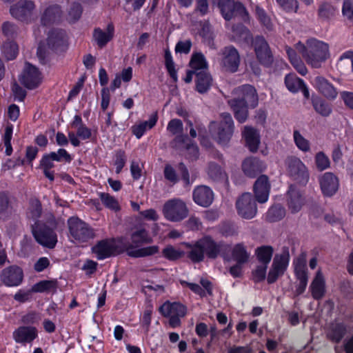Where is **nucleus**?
I'll return each instance as SVG.
<instances>
[{
  "instance_id": "f257e3e1",
  "label": "nucleus",
  "mask_w": 353,
  "mask_h": 353,
  "mask_svg": "<svg viewBox=\"0 0 353 353\" xmlns=\"http://www.w3.org/2000/svg\"><path fill=\"white\" fill-rule=\"evenodd\" d=\"M183 244L190 249L188 257L193 263L201 262L205 256L214 260L221 256L224 260H229L228 254L230 252V246L223 241L216 242L210 236H205L194 244L190 243Z\"/></svg>"
},
{
  "instance_id": "f03ea898",
  "label": "nucleus",
  "mask_w": 353,
  "mask_h": 353,
  "mask_svg": "<svg viewBox=\"0 0 353 353\" xmlns=\"http://www.w3.org/2000/svg\"><path fill=\"white\" fill-rule=\"evenodd\" d=\"M296 50L299 52L307 64L312 68H319L330 57L329 46L315 39H308L306 45L301 41L295 45Z\"/></svg>"
},
{
  "instance_id": "7ed1b4c3",
  "label": "nucleus",
  "mask_w": 353,
  "mask_h": 353,
  "mask_svg": "<svg viewBox=\"0 0 353 353\" xmlns=\"http://www.w3.org/2000/svg\"><path fill=\"white\" fill-rule=\"evenodd\" d=\"M130 239L131 243H125L123 245L129 256L134 258L145 257L153 255L159 252V248L157 245L141 248L142 245L152 242V237L144 228H138L132 232Z\"/></svg>"
},
{
  "instance_id": "20e7f679",
  "label": "nucleus",
  "mask_w": 353,
  "mask_h": 353,
  "mask_svg": "<svg viewBox=\"0 0 353 353\" xmlns=\"http://www.w3.org/2000/svg\"><path fill=\"white\" fill-rule=\"evenodd\" d=\"M221 121L210 123L209 130L212 137L218 144L225 146L230 142L234 132V125L232 116L228 112L221 114Z\"/></svg>"
},
{
  "instance_id": "39448f33",
  "label": "nucleus",
  "mask_w": 353,
  "mask_h": 353,
  "mask_svg": "<svg viewBox=\"0 0 353 353\" xmlns=\"http://www.w3.org/2000/svg\"><path fill=\"white\" fill-rule=\"evenodd\" d=\"M287 174L296 183L305 185L310 178V174L305 165L295 156H288L284 160Z\"/></svg>"
},
{
  "instance_id": "423d86ee",
  "label": "nucleus",
  "mask_w": 353,
  "mask_h": 353,
  "mask_svg": "<svg viewBox=\"0 0 353 353\" xmlns=\"http://www.w3.org/2000/svg\"><path fill=\"white\" fill-rule=\"evenodd\" d=\"M32 233L36 241L49 249H53L57 243V235L53 228L46 227L43 223L36 221L31 225Z\"/></svg>"
},
{
  "instance_id": "0eeeda50",
  "label": "nucleus",
  "mask_w": 353,
  "mask_h": 353,
  "mask_svg": "<svg viewBox=\"0 0 353 353\" xmlns=\"http://www.w3.org/2000/svg\"><path fill=\"white\" fill-rule=\"evenodd\" d=\"M70 235L79 243H85L94 237V232L87 223L77 216H72L68 220Z\"/></svg>"
},
{
  "instance_id": "6e6552de",
  "label": "nucleus",
  "mask_w": 353,
  "mask_h": 353,
  "mask_svg": "<svg viewBox=\"0 0 353 353\" xmlns=\"http://www.w3.org/2000/svg\"><path fill=\"white\" fill-rule=\"evenodd\" d=\"M290 261L289 250L283 247L281 254H276L268 272L267 281L269 284L274 283L287 270Z\"/></svg>"
},
{
  "instance_id": "1a4fd4ad",
  "label": "nucleus",
  "mask_w": 353,
  "mask_h": 353,
  "mask_svg": "<svg viewBox=\"0 0 353 353\" xmlns=\"http://www.w3.org/2000/svg\"><path fill=\"white\" fill-rule=\"evenodd\" d=\"M164 216L173 222L181 221L188 216V209L181 199H174L165 203L163 208Z\"/></svg>"
},
{
  "instance_id": "9d476101",
  "label": "nucleus",
  "mask_w": 353,
  "mask_h": 353,
  "mask_svg": "<svg viewBox=\"0 0 353 353\" xmlns=\"http://www.w3.org/2000/svg\"><path fill=\"white\" fill-rule=\"evenodd\" d=\"M256 199L250 192L242 194L236 201L238 214L243 219H252L257 214Z\"/></svg>"
},
{
  "instance_id": "9b49d317",
  "label": "nucleus",
  "mask_w": 353,
  "mask_h": 353,
  "mask_svg": "<svg viewBox=\"0 0 353 353\" xmlns=\"http://www.w3.org/2000/svg\"><path fill=\"white\" fill-rule=\"evenodd\" d=\"M252 46L259 63L270 67L274 61V57L265 39L261 35L254 37L252 40Z\"/></svg>"
},
{
  "instance_id": "f8f14e48",
  "label": "nucleus",
  "mask_w": 353,
  "mask_h": 353,
  "mask_svg": "<svg viewBox=\"0 0 353 353\" xmlns=\"http://www.w3.org/2000/svg\"><path fill=\"white\" fill-rule=\"evenodd\" d=\"M19 81L26 88L33 90L41 83L42 74L36 66L26 62L19 77Z\"/></svg>"
},
{
  "instance_id": "ddd939ff",
  "label": "nucleus",
  "mask_w": 353,
  "mask_h": 353,
  "mask_svg": "<svg viewBox=\"0 0 353 353\" xmlns=\"http://www.w3.org/2000/svg\"><path fill=\"white\" fill-rule=\"evenodd\" d=\"M221 66L226 72L234 73L238 70L240 64V55L232 46L223 48L221 52Z\"/></svg>"
},
{
  "instance_id": "4468645a",
  "label": "nucleus",
  "mask_w": 353,
  "mask_h": 353,
  "mask_svg": "<svg viewBox=\"0 0 353 353\" xmlns=\"http://www.w3.org/2000/svg\"><path fill=\"white\" fill-rule=\"evenodd\" d=\"M35 8L34 3L30 0H19L10 6V13L16 19L21 21H28Z\"/></svg>"
},
{
  "instance_id": "2eb2a0df",
  "label": "nucleus",
  "mask_w": 353,
  "mask_h": 353,
  "mask_svg": "<svg viewBox=\"0 0 353 353\" xmlns=\"http://www.w3.org/2000/svg\"><path fill=\"white\" fill-rule=\"evenodd\" d=\"M271 185L267 175L261 174L255 181L253 185L254 197L260 203H265L269 197Z\"/></svg>"
},
{
  "instance_id": "dca6fc26",
  "label": "nucleus",
  "mask_w": 353,
  "mask_h": 353,
  "mask_svg": "<svg viewBox=\"0 0 353 353\" xmlns=\"http://www.w3.org/2000/svg\"><path fill=\"white\" fill-rule=\"evenodd\" d=\"M322 193L325 196H332L339 190V181L338 177L332 172H325L319 179Z\"/></svg>"
},
{
  "instance_id": "f3484780",
  "label": "nucleus",
  "mask_w": 353,
  "mask_h": 353,
  "mask_svg": "<svg viewBox=\"0 0 353 353\" xmlns=\"http://www.w3.org/2000/svg\"><path fill=\"white\" fill-rule=\"evenodd\" d=\"M47 43L48 48L54 51H63L67 46L65 32L59 29L52 30L48 34Z\"/></svg>"
},
{
  "instance_id": "a211bd4d",
  "label": "nucleus",
  "mask_w": 353,
  "mask_h": 353,
  "mask_svg": "<svg viewBox=\"0 0 353 353\" xmlns=\"http://www.w3.org/2000/svg\"><path fill=\"white\" fill-rule=\"evenodd\" d=\"M23 271L16 265H12L3 269L1 274L2 282L8 286L19 285L23 280Z\"/></svg>"
},
{
  "instance_id": "6ab92c4d",
  "label": "nucleus",
  "mask_w": 353,
  "mask_h": 353,
  "mask_svg": "<svg viewBox=\"0 0 353 353\" xmlns=\"http://www.w3.org/2000/svg\"><path fill=\"white\" fill-rule=\"evenodd\" d=\"M243 173L248 177L254 178L266 168L263 161L256 157L245 159L241 165Z\"/></svg>"
},
{
  "instance_id": "aec40b11",
  "label": "nucleus",
  "mask_w": 353,
  "mask_h": 353,
  "mask_svg": "<svg viewBox=\"0 0 353 353\" xmlns=\"http://www.w3.org/2000/svg\"><path fill=\"white\" fill-rule=\"evenodd\" d=\"M192 197L197 205L208 208L213 202L214 193L208 186L199 185L193 190Z\"/></svg>"
},
{
  "instance_id": "412c9836",
  "label": "nucleus",
  "mask_w": 353,
  "mask_h": 353,
  "mask_svg": "<svg viewBox=\"0 0 353 353\" xmlns=\"http://www.w3.org/2000/svg\"><path fill=\"white\" fill-rule=\"evenodd\" d=\"M236 91L241 96V97H238L240 101H243L250 108H254L258 105L259 97L256 90L253 85L245 84L239 86Z\"/></svg>"
},
{
  "instance_id": "4be33fe9",
  "label": "nucleus",
  "mask_w": 353,
  "mask_h": 353,
  "mask_svg": "<svg viewBox=\"0 0 353 353\" xmlns=\"http://www.w3.org/2000/svg\"><path fill=\"white\" fill-rule=\"evenodd\" d=\"M92 251L96 254L99 260L108 258L113 255L115 252L114 241L110 239L101 240L92 247Z\"/></svg>"
},
{
  "instance_id": "5701e85b",
  "label": "nucleus",
  "mask_w": 353,
  "mask_h": 353,
  "mask_svg": "<svg viewBox=\"0 0 353 353\" xmlns=\"http://www.w3.org/2000/svg\"><path fill=\"white\" fill-rule=\"evenodd\" d=\"M37 336V330L34 327L21 326L13 332V338L17 343H31Z\"/></svg>"
},
{
  "instance_id": "b1692460",
  "label": "nucleus",
  "mask_w": 353,
  "mask_h": 353,
  "mask_svg": "<svg viewBox=\"0 0 353 353\" xmlns=\"http://www.w3.org/2000/svg\"><path fill=\"white\" fill-rule=\"evenodd\" d=\"M228 104L234 112V117L241 123H244L248 117L249 105L239 98H234L228 101Z\"/></svg>"
},
{
  "instance_id": "393cba45",
  "label": "nucleus",
  "mask_w": 353,
  "mask_h": 353,
  "mask_svg": "<svg viewBox=\"0 0 353 353\" xmlns=\"http://www.w3.org/2000/svg\"><path fill=\"white\" fill-rule=\"evenodd\" d=\"M212 82L213 79L208 70L197 72L195 77V90L200 94L206 93L211 88Z\"/></svg>"
},
{
  "instance_id": "a878e982",
  "label": "nucleus",
  "mask_w": 353,
  "mask_h": 353,
  "mask_svg": "<svg viewBox=\"0 0 353 353\" xmlns=\"http://www.w3.org/2000/svg\"><path fill=\"white\" fill-rule=\"evenodd\" d=\"M287 196L288 204L292 212H299L303 205V199L299 190L294 185H290Z\"/></svg>"
},
{
  "instance_id": "bb28decb",
  "label": "nucleus",
  "mask_w": 353,
  "mask_h": 353,
  "mask_svg": "<svg viewBox=\"0 0 353 353\" xmlns=\"http://www.w3.org/2000/svg\"><path fill=\"white\" fill-rule=\"evenodd\" d=\"M242 134L245 140L246 146L250 151L252 152H256L260 143L259 134L257 130L252 127L245 126Z\"/></svg>"
},
{
  "instance_id": "cd10ccee",
  "label": "nucleus",
  "mask_w": 353,
  "mask_h": 353,
  "mask_svg": "<svg viewBox=\"0 0 353 353\" xmlns=\"http://www.w3.org/2000/svg\"><path fill=\"white\" fill-rule=\"evenodd\" d=\"M317 90L326 98L334 99L337 96L335 88L323 77L318 76L314 79Z\"/></svg>"
},
{
  "instance_id": "c85d7f7f",
  "label": "nucleus",
  "mask_w": 353,
  "mask_h": 353,
  "mask_svg": "<svg viewBox=\"0 0 353 353\" xmlns=\"http://www.w3.org/2000/svg\"><path fill=\"white\" fill-rule=\"evenodd\" d=\"M114 26L112 23L108 25L106 32L99 28L94 30L93 37L99 48L105 47L111 41L114 36Z\"/></svg>"
},
{
  "instance_id": "c756f323",
  "label": "nucleus",
  "mask_w": 353,
  "mask_h": 353,
  "mask_svg": "<svg viewBox=\"0 0 353 353\" xmlns=\"http://www.w3.org/2000/svg\"><path fill=\"white\" fill-rule=\"evenodd\" d=\"M294 274L299 281H308V271L306 265V255L302 253L294 261Z\"/></svg>"
},
{
  "instance_id": "7c9ffc66",
  "label": "nucleus",
  "mask_w": 353,
  "mask_h": 353,
  "mask_svg": "<svg viewBox=\"0 0 353 353\" xmlns=\"http://www.w3.org/2000/svg\"><path fill=\"white\" fill-rule=\"evenodd\" d=\"M325 287L323 275L321 270H319L310 285L312 297L316 300L321 299L325 294Z\"/></svg>"
},
{
  "instance_id": "2f4dec72",
  "label": "nucleus",
  "mask_w": 353,
  "mask_h": 353,
  "mask_svg": "<svg viewBox=\"0 0 353 353\" xmlns=\"http://www.w3.org/2000/svg\"><path fill=\"white\" fill-rule=\"evenodd\" d=\"M232 259L239 264H245L249 261L250 253L247 251L243 243H237L232 249L230 248Z\"/></svg>"
},
{
  "instance_id": "473e14b6",
  "label": "nucleus",
  "mask_w": 353,
  "mask_h": 353,
  "mask_svg": "<svg viewBox=\"0 0 353 353\" xmlns=\"http://www.w3.org/2000/svg\"><path fill=\"white\" fill-rule=\"evenodd\" d=\"M61 8L59 6H51L47 8L41 18V24L48 26L59 20Z\"/></svg>"
},
{
  "instance_id": "72a5a7b5",
  "label": "nucleus",
  "mask_w": 353,
  "mask_h": 353,
  "mask_svg": "<svg viewBox=\"0 0 353 353\" xmlns=\"http://www.w3.org/2000/svg\"><path fill=\"white\" fill-rule=\"evenodd\" d=\"M3 57L8 61L15 59L19 54L18 44L14 41L7 40L1 47Z\"/></svg>"
},
{
  "instance_id": "f704fd0d",
  "label": "nucleus",
  "mask_w": 353,
  "mask_h": 353,
  "mask_svg": "<svg viewBox=\"0 0 353 353\" xmlns=\"http://www.w3.org/2000/svg\"><path fill=\"white\" fill-rule=\"evenodd\" d=\"M42 204L37 198H31L29 200V205L26 212V216L28 219L39 221V218L42 214Z\"/></svg>"
},
{
  "instance_id": "c9c22d12",
  "label": "nucleus",
  "mask_w": 353,
  "mask_h": 353,
  "mask_svg": "<svg viewBox=\"0 0 353 353\" xmlns=\"http://www.w3.org/2000/svg\"><path fill=\"white\" fill-rule=\"evenodd\" d=\"M158 119L157 113H154L150 116L149 121H143L139 125L132 127V132L137 138L140 139L147 129L152 128L157 123Z\"/></svg>"
},
{
  "instance_id": "e433bc0d",
  "label": "nucleus",
  "mask_w": 353,
  "mask_h": 353,
  "mask_svg": "<svg viewBox=\"0 0 353 353\" xmlns=\"http://www.w3.org/2000/svg\"><path fill=\"white\" fill-rule=\"evenodd\" d=\"M346 327L343 323H332L327 332V338L335 343H339L346 333Z\"/></svg>"
},
{
  "instance_id": "4c0bfd02",
  "label": "nucleus",
  "mask_w": 353,
  "mask_h": 353,
  "mask_svg": "<svg viewBox=\"0 0 353 353\" xmlns=\"http://www.w3.org/2000/svg\"><path fill=\"white\" fill-rule=\"evenodd\" d=\"M274 253V249L270 245H261L255 249V255L258 261L262 264L268 265Z\"/></svg>"
},
{
  "instance_id": "58836bf2",
  "label": "nucleus",
  "mask_w": 353,
  "mask_h": 353,
  "mask_svg": "<svg viewBox=\"0 0 353 353\" xmlns=\"http://www.w3.org/2000/svg\"><path fill=\"white\" fill-rule=\"evenodd\" d=\"M285 216V210L281 204L271 206L265 215V220L273 223L281 221Z\"/></svg>"
},
{
  "instance_id": "ea45409f",
  "label": "nucleus",
  "mask_w": 353,
  "mask_h": 353,
  "mask_svg": "<svg viewBox=\"0 0 353 353\" xmlns=\"http://www.w3.org/2000/svg\"><path fill=\"white\" fill-rule=\"evenodd\" d=\"M53 161L54 159L51 158L50 154H46L43 155L40 161V167L43 169L45 176L51 181L54 179V171L50 170L54 166Z\"/></svg>"
},
{
  "instance_id": "a19ab883",
  "label": "nucleus",
  "mask_w": 353,
  "mask_h": 353,
  "mask_svg": "<svg viewBox=\"0 0 353 353\" xmlns=\"http://www.w3.org/2000/svg\"><path fill=\"white\" fill-rule=\"evenodd\" d=\"M190 66L192 70L196 72L208 70V63L203 54L201 52L192 54L190 61Z\"/></svg>"
},
{
  "instance_id": "79ce46f5",
  "label": "nucleus",
  "mask_w": 353,
  "mask_h": 353,
  "mask_svg": "<svg viewBox=\"0 0 353 353\" xmlns=\"http://www.w3.org/2000/svg\"><path fill=\"white\" fill-rule=\"evenodd\" d=\"M39 222L43 223L46 227L53 228V230H57L60 225H64V222L61 219H57L51 212H45L42 220H39Z\"/></svg>"
},
{
  "instance_id": "37998d69",
  "label": "nucleus",
  "mask_w": 353,
  "mask_h": 353,
  "mask_svg": "<svg viewBox=\"0 0 353 353\" xmlns=\"http://www.w3.org/2000/svg\"><path fill=\"white\" fill-rule=\"evenodd\" d=\"M285 84L290 92H296L304 85V82L295 74H289L285 78Z\"/></svg>"
},
{
  "instance_id": "c03bdc74",
  "label": "nucleus",
  "mask_w": 353,
  "mask_h": 353,
  "mask_svg": "<svg viewBox=\"0 0 353 353\" xmlns=\"http://www.w3.org/2000/svg\"><path fill=\"white\" fill-rule=\"evenodd\" d=\"M230 8L231 19L235 17H240L243 21H249L250 16L248 12L241 2H234Z\"/></svg>"
},
{
  "instance_id": "a18cd8bd",
  "label": "nucleus",
  "mask_w": 353,
  "mask_h": 353,
  "mask_svg": "<svg viewBox=\"0 0 353 353\" xmlns=\"http://www.w3.org/2000/svg\"><path fill=\"white\" fill-rule=\"evenodd\" d=\"M57 288L56 280H43L34 284L32 286V291L34 292H43L50 290L55 291Z\"/></svg>"
},
{
  "instance_id": "49530a36",
  "label": "nucleus",
  "mask_w": 353,
  "mask_h": 353,
  "mask_svg": "<svg viewBox=\"0 0 353 353\" xmlns=\"http://www.w3.org/2000/svg\"><path fill=\"white\" fill-rule=\"evenodd\" d=\"M208 174L209 177L215 181L223 180L225 177V173L221 166L213 162L208 165Z\"/></svg>"
},
{
  "instance_id": "de8ad7c7",
  "label": "nucleus",
  "mask_w": 353,
  "mask_h": 353,
  "mask_svg": "<svg viewBox=\"0 0 353 353\" xmlns=\"http://www.w3.org/2000/svg\"><path fill=\"white\" fill-rule=\"evenodd\" d=\"M83 12V8L81 3L73 2L68 10V20L70 23H75L79 20Z\"/></svg>"
},
{
  "instance_id": "09e8293b",
  "label": "nucleus",
  "mask_w": 353,
  "mask_h": 353,
  "mask_svg": "<svg viewBox=\"0 0 353 353\" xmlns=\"http://www.w3.org/2000/svg\"><path fill=\"white\" fill-rule=\"evenodd\" d=\"M163 256L169 261H176L185 255V252L172 245H168L162 250Z\"/></svg>"
},
{
  "instance_id": "8fccbe9b",
  "label": "nucleus",
  "mask_w": 353,
  "mask_h": 353,
  "mask_svg": "<svg viewBox=\"0 0 353 353\" xmlns=\"http://www.w3.org/2000/svg\"><path fill=\"white\" fill-rule=\"evenodd\" d=\"M335 8L327 2H323L320 4L318 9L319 17L323 20H328L335 14Z\"/></svg>"
},
{
  "instance_id": "3c124183",
  "label": "nucleus",
  "mask_w": 353,
  "mask_h": 353,
  "mask_svg": "<svg viewBox=\"0 0 353 353\" xmlns=\"http://www.w3.org/2000/svg\"><path fill=\"white\" fill-rule=\"evenodd\" d=\"M165 68L174 82L177 81L176 70L174 68V63L172 60V54L168 48L165 50Z\"/></svg>"
},
{
  "instance_id": "603ef678",
  "label": "nucleus",
  "mask_w": 353,
  "mask_h": 353,
  "mask_svg": "<svg viewBox=\"0 0 353 353\" xmlns=\"http://www.w3.org/2000/svg\"><path fill=\"white\" fill-rule=\"evenodd\" d=\"M293 138L296 147L304 152L310 150V144L308 140L305 139L297 130H294Z\"/></svg>"
},
{
  "instance_id": "864d4df0",
  "label": "nucleus",
  "mask_w": 353,
  "mask_h": 353,
  "mask_svg": "<svg viewBox=\"0 0 353 353\" xmlns=\"http://www.w3.org/2000/svg\"><path fill=\"white\" fill-rule=\"evenodd\" d=\"M312 104L314 110L323 117L329 116L332 112L330 105L322 99H314Z\"/></svg>"
},
{
  "instance_id": "5fc2aeb1",
  "label": "nucleus",
  "mask_w": 353,
  "mask_h": 353,
  "mask_svg": "<svg viewBox=\"0 0 353 353\" xmlns=\"http://www.w3.org/2000/svg\"><path fill=\"white\" fill-rule=\"evenodd\" d=\"M255 14L260 23L268 30H270L272 29V23L271 19L263 8L256 6L255 7Z\"/></svg>"
},
{
  "instance_id": "6e6d98bb",
  "label": "nucleus",
  "mask_w": 353,
  "mask_h": 353,
  "mask_svg": "<svg viewBox=\"0 0 353 353\" xmlns=\"http://www.w3.org/2000/svg\"><path fill=\"white\" fill-rule=\"evenodd\" d=\"M219 8L221 10L223 18L226 21L231 20L230 8L234 4V0H216Z\"/></svg>"
},
{
  "instance_id": "4d7b16f0",
  "label": "nucleus",
  "mask_w": 353,
  "mask_h": 353,
  "mask_svg": "<svg viewBox=\"0 0 353 353\" xmlns=\"http://www.w3.org/2000/svg\"><path fill=\"white\" fill-rule=\"evenodd\" d=\"M12 131L13 125L12 124H8L6 127L5 133L3 136V142L6 147V154L8 156L11 155L12 152V148L11 145Z\"/></svg>"
},
{
  "instance_id": "13d9d810",
  "label": "nucleus",
  "mask_w": 353,
  "mask_h": 353,
  "mask_svg": "<svg viewBox=\"0 0 353 353\" xmlns=\"http://www.w3.org/2000/svg\"><path fill=\"white\" fill-rule=\"evenodd\" d=\"M100 199L102 203L108 208L117 210L119 209L118 201L108 193H101Z\"/></svg>"
},
{
  "instance_id": "bf43d9fd",
  "label": "nucleus",
  "mask_w": 353,
  "mask_h": 353,
  "mask_svg": "<svg viewBox=\"0 0 353 353\" xmlns=\"http://www.w3.org/2000/svg\"><path fill=\"white\" fill-rule=\"evenodd\" d=\"M220 231L224 236H233L238 233V227L232 222H223L220 226Z\"/></svg>"
},
{
  "instance_id": "052dcab7",
  "label": "nucleus",
  "mask_w": 353,
  "mask_h": 353,
  "mask_svg": "<svg viewBox=\"0 0 353 353\" xmlns=\"http://www.w3.org/2000/svg\"><path fill=\"white\" fill-rule=\"evenodd\" d=\"M342 12L349 23L353 26V1H343Z\"/></svg>"
},
{
  "instance_id": "680f3d73",
  "label": "nucleus",
  "mask_w": 353,
  "mask_h": 353,
  "mask_svg": "<svg viewBox=\"0 0 353 353\" xmlns=\"http://www.w3.org/2000/svg\"><path fill=\"white\" fill-rule=\"evenodd\" d=\"M2 32L8 38H12L17 34L18 27L13 23L6 21L2 24Z\"/></svg>"
},
{
  "instance_id": "e2e57ef3",
  "label": "nucleus",
  "mask_w": 353,
  "mask_h": 353,
  "mask_svg": "<svg viewBox=\"0 0 353 353\" xmlns=\"http://www.w3.org/2000/svg\"><path fill=\"white\" fill-rule=\"evenodd\" d=\"M176 135L174 139L170 142V146L175 149H185V145L188 143V137L182 133Z\"/></svg>"
},
{
  "instance_id": "0e129e2a",
  "label": "nucleus",
  "mask_w": 353,
  "mask_h": 353,
  "mask_svg": "<svg viewBox=\"0 0 353 353\" xmlns=\"http://www.w3.org/2000/svg\"><path fill=\"white\" fill-rule=\"evenodd\" d=\"M315 162L317 169L321 171L325 170L330 166L329 159L322 152H319L316 154Z\"/></svg>"
},
{
  "instance_id": "69168bd1",
  "label": "nucleus",
  "mask_w": 353,
  "mask_h": 353,
  "mask_svg": "<svg viewBox=\"0 0 353 353\" xmlns=\"http://www.w3.org/2000/svg\"><path fill=\"white\" fill-rule=\"evenodd\" d=\"M167 130L173 135L183 132V123L180 119H174L169 121Z\"/></svg>"
},
{
  "instance_id": "338daca9",
  "label": "nucleus",
  "mask_w": 353,
  "mask_h": 353,
  "mask_svg": "<svg viewBox=\"0 0 353 353\" xmlns=\"http://www.w3.org/2000/svg\"><path fill=\"white\" fill-rule=\"evenodd\" d=\"M49 154H50L51 158L56 161H62L64 160L66 162H70L72 160L70 154L63 148L59 149L57 152H52Z\"/></svg>"
},
{
  "instance_id": "774afa93",
  "label": "nucleus",
  "mask_w": 353,
  "mask_h": 353,
  "mask_svg": "<svg viewBox=\"0 0 353 353\" xmlns=\"http://www.w3.org/2000/svg\"><path fill=\"white\" fill-rule=\"evenodd\" d=\"M340 290L341 293L348 299L353 298V287L347 280H343L340 283Z\"/></svg>"
}]
</instances>
